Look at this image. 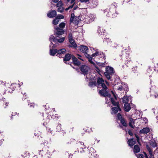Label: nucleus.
Returning a JSON list of instances; mask_svg holds the SVG:
<instances>
[{
	"mask_svg": "<svg viewBox=\"0 0 158 158\" xmlns=\"http://www.w3.org/2000/svg\"><path fill=\"white\" fill-rule=\"evenodd\" d=\"M105 32L106 31L103 29L102 27H99L98 28V33L100 35H104Z\"/></svg>",
	"mask_w": 158,
	"mask_h": 158,
	"instance_id": "obj_19",
	"label": "nucleus"
},
{
	"mask_svg": "<svg viewBox=\"0 0 158 158\" xmlns=\"http://www.w3.org/2000/svg\"><path fill=\"white\" fill-rule=\"evenodd\" d=\"M154 88L153 87H152L151 88H150V96L152 98H158V94H157Z\"/></svg>",
	"mask_w": 158,
	"mask_h": 158,
	"instance_id": "obj_11",
	"label": "nucleus"
},
{
	"mask_svg": "<svg viewBox=\"0 0 158 158\" xmlns=\"http://www.w3.org/2000/svg\"><path fill=\"white\" fill-rule=\"evenodd\" d=\"M3 83H4V84H2L3 85H4L5 84V83H4V82H3L2 81H0V84H2Z\"/></svg>",
	"mask_w": 158,
	"mask_h": 158,
	"instance_id": "obj_61",
	"label": "nucleus"
},
{
	"mask_svg": "<svg viewBox=\"0 0 158 158\" xmlns=\"http://www.w3.org/2000/svg\"><path fill=\"white\" fill-rule=\"evenodd\" d=\"M120 121L121 123L123 126L124 127H127V123H126L125 120L123 118L121 119Z\"/></svg>",
	"mask_w": 158,
	"mask_h": 158,
	"instance_id": "obj_29",
	"label": "nucleus"
},
{
	"mask_svg": "<svg viewBox=\"0 0 158 158\" xmlns=\"http://www.w3.org/2000/svg\"><path fill=\"white\" fill-rule=\"evenodd\" d=\"M138 158H144L143 155L142 154H139L138 155L135 154Z\"/></svg>",
	"mask_w": 158,
	"mask_h": 158,
	"instance_id": "obj_42",
	"label": "nucleus"
},
{
	"mask_svg": "<svg viewBox=\"0 0 158 158\" xmlns=\"http://www.w3.org/2000/svg\"><path fill=\"white\" fill-rule=\"evenodd\" d=\"M155 68L154 69V70L156 71V70H157V72H158V69H156V68H158V63H157L156 64V66H155Z\"/></svg>",
	"mask_w": 158,
	"mask_h": 158,
	"instance_id": "obj_49",
	"label": "nucleus"
},
{
	"mask_svg": "<svg viewBox=\"0 0 158 158\" xmlns=\"http://www.w3.org/2000/svg\"><path fill=\"white\" fill-rule=\"evenodd\" d=\"M127 143L129 146L132 147L135 143V139L133 138L129 139L127 141Z\"/></svg>",
	"mask_w": 158,
	"mask_h": 158,
	"instance_id": "obj_20",
	"label": "nucleus"
},
{
	"mask_svg": "<svg viewBox=\"0 0 158 158\" xmlns=\"http://www.w3.org/2000/svg\"><path fill=\"white\" fill-rule=\"evenodd\" d=\"M140 151V149L138 145H135L133 149V151L135 153H138Z\"/></svg>",
	"mask_w": 158,
	"mask_h": 158,
	"instance_id": "obj_24",
	"label": "nucleus"
},
{
	"mask_svg": "<svg viewBox=\"0 0 158 158\" xmlns=\"http://www.w3.org/2000/svg\"><path fill=\"white\" fill-rule=\"evenodd\" d=\"M59 38V37H55L54 35H52L50 37L49 40L51 42L53 41L55 43L58 42L60 43H61L64 41L65 39L64 37H61L60 38Z\"/></svg>",
	"mask_w": 158,
	"mask_h": 158,
	"instance_id": "obj_6",
	"label": "nucleus"
},
{
	"mask_svg": "<svg viewBox=\"0 0 158 158\" xmlns=\"http://www.w3.org/2000/svg\"><path fill=\"white\" fill-rule=\"evenodd\" d=\"M117 4L115 2L112 4L110 6L109 11L106 16L108 17L113 18L115 16Z\"/></svg>",
	"mask_w": 158,
	"mask_h": 158,
	"instance_id": "obj_5",
	"label": "nucleus"
},
{
	"mask_svg": "<svg viewBox=\"0 0 158 158\" xmlns=\"http://www.w3.org/2000/svg\"><path fill=\"white\" fill-rule=\"evenodd\" d=\"M68 38L69 40H73L72 35L71 33H69L68 35Z\"/></svg>",
	"mask_w": 158,
	"mask_h": 158,
	"instance_id": "obj_44",
	"label": "nucleus"
},
{
	"mask_svg": "<svg viewBox=\"0 0 158 158\" xmlns=\"http://www.w3.org/2000/svg\"><path fill=\"white\" fill-rule=\"evenodd\" d=\"M137 66L134 67L132 69V71H133L134 73H135L137 71Z\"/></svg>",
	"mask_w": 158,
	"mask_h": 158,
	"instance_id": "obj_45",
	"label": "nucleus"
},
{
	"mask_svg": "<svg viewBox=\"0 0 158 158\" xmlns=\"http://www.w3.org/2000/svg\"><path fill=\"white\" fill-rule=\"evenodd\" d=\"M148 144L151 147H150L148 144H146V148L150 155V158H154L153 155L152 154V147L153 148L156 147L157 143L155 142V140H151L149 141Z\"/></svg>",
	"mask_w": 158,
	"mask_h": 158,
	"instance_id": "obj_3",
	"label": "nucleus"
},
{
	"mask_svg": "<svg viewBox=\"0 0 158 158\" xmlns=\"http://www.w3.org/2000/svg\"><path fill=\"white\" fill-rule=\"evenodd\" d=\"M88 50H81V52L84 54V55L88 59L89 62L92 64H94V62L92 60L94 57L98 56L100 57H103L104 59L106 58V56H105L103 52H99L96 51L95 52L93 53L91 56L90 55L88 54Z\"/></svg>",
	"mask_w": 158,
	"mask_h": 158,
	"instance_id": "obj_2",
	"label": "nucleus"
},
{
	"mask_svg": "<svg viewBox=\"0 0 158 158\" xmlns=\"http://www.w3.org/2000/svg\"><path fill=\"white\" fill-rule=\"evenodd\" d=\"M54 35L57 37L63 34L64 33V31L62 29L59 28L58 27H54Z\"/></svg>",
	"mask_w": 158,
	"mask_h": 158,
	"instance_id": "obj_7",
	"label": "nucleus"
},
{
	"mask_svg": "<svg viewBox=\"0 0 158 158\" xmlns=\"http://www.w3.org/2000/svg\"><path fill=\"white\" fill-rule=\"evenodd\" d=\"M143 120H144V121L146 123L148 121V120L146 118H143Z\"/></svg>",
	"mask_w": 158,
	"mask_h": 158,
	"instance_id": "obj_57",
	"label": "nucleus"
},
{
	"mask_svg": "<svg viewBox=\"0 0 158 158\" xmlns=\"http://www.w3.org/2000/svg\"><path fill=\"white\" fill-rule=\"evenodd\" d=\"M72 60L73 63L74 65L79 66L81 64V62L73 56H72Z\"/></svg>",
	"mask_w": 158,
	"mask_h": 158,
	"instance_id": "obj_16",
	"label": "nucleus"
},
{
	"mask_svg": "<svg viewBox=\"0 0 158 158\" xmlns=\"http://www.w3.org/2000/svg\"><path fill=\"white\" fill-rule=\"evenodd\" d=\"M11 86L12 87H9L8 89V90L9 92L12 93V91L15 89V88H14V87H16V84H11Z\"/></svg>",
	"mask_w": 158,
	"mask_h": 158,
	"instance_id": "obj_23",
	"label": "nucleus"
},
{
	"mask_svg": "<svg viewBox=\"0 0 158 158\" xmlns=\"http://www.w3.org/2000/svg\"><path fill=\"white\" fill-rule=\"evenodd\" d=\"M69 41L70 45H69L68 47H73L74 48H75L77 47V44L73 39L69 40Z\"/></svg>",
	"mask_w": 158,
	"mask_h": 158,
	"instance_id": "obj_17",
	"label": "nucleus"
},
{
	"mask_svg": "<svg viewBox=\"0 0 158 158\" xmlns=\"http://www.w3.org/2000/svg\"><path fill=\"white\" fill-rule=\"evenodd\" d=\"M59 21V20L56 19V18H55L53 20L52 22V23L54 25H57L58 24Z\"/></svg>",
	"mask_w": 158,
	"mask_h": 158,
	"instance_id": "obj_34",
	"label": "nucleus"
},
{
	"mask_svg": "<svg viewBox=\"0 0 158 158\" xmlns=\"http://www.w3.org/2000/svg\"><path fill=\"white\" fill-rule=\"evenodd\" d=\"M57 50H50L49 53L51 56H53L56 54Z\"/></svg>",
	"mask_w": 158,
	"mask_h": 158,
	"instance_id": "obj_27",
	"label": "nucleus"
},
{
	"mask_svg": "<svg viewBox=\"0 0 158 158\" xmlns=\"http://www.w3.org/2000/svg\"><path fill=\"white\" fill-rule=\"evenodd\" d=\"M79 49H89L88 47L85 46L81 45L78 47Z\"/></svg>",
	"mask_w": 158,
	"mask_h": 158,
	"instance_id": "obj_33",
	"label": "nucleus"
},
{
	"mask_svg": "<svg viewBox=\"0 0 158 158\" xmlns=\"http://www.w3.org/2000/svg\"><path fill=\"white\" fill-rule=\"evenodd\" d=\"M73 56L69 53L66 54L63 59L65 63L67 64V63L65 62L69 61L71 58H72Z\"/></svg>",
	"mask_w": 158,
	"mask_h": 158,
	"instance_id": "obj_14",
	"label": "nucleus"
},
{
	"mask_svg": "<svg viewBox=\"0 0 158 158\" xmlns=\"http://www.w3.org/2000/svg\"><path fill=\"white\" fill-rule=\"evenodd\" d=\"M90 150H93V152H94V153H93V156L94 157H97V156H98L97 155V154L94 153V152H96V151L94 150V148H90Z\"/></svg>",
	"mask_w": 158,
	"mask_h": 158,
	"instance_id": "obj_40",
	"label": "nucleus"
},
{
	"mask_svg": "<svg viewBox=\"0 0 158 158\" xmlns=\"http://www.w3.org/2000/svg\"><path fill=\"white\" fill-rule=\"evenodd\" d=\"M129 101L128 97H124L122 98V102L124 103H128Z\"/></svg>",
	"mask_w": 158,
	"mask_h": 158,
	"instance_id": "obj_25",
	"label": "nucleus"
},
{
	"mask_svg": "<svg viewBox=\"0 0 158 158\" xmlns=\"http://www.w3.org/2000/svg\"><path fill=\"white\" fill-rule=\"evenodd\" d=\"M2 143V141L0 140V145H1Z\"/></svg>",
	"mask_w": 158,
	"mask_h": 158,
	"instance_id": "obj_62",
	"label": "nucleus"
},
{
	"mask_svg": "<svg viewBox=\"0 0 158 158\" xmlns=\"http://www.w3.org/2000/svg\"><path fill=\"white\" fill-rule=\"evenodd\" d=\"M135 135V137H136V140H137V142L139 144H140V142H139V140H140V138H139V137L137 135Z\"/></svg>",
	"mask_w": 158,
	"mask_h": 158,
	"instance_id": "obj_43",
	"label": "nucleus"
},
{
	"mask_svg": "<svg viewBox=\"0 0 158 158\" xmlns=\"http://www.w3.org/2000/svg\"><path fill=\"white\" fill-rule=\"evenodd\" d=\"M61 124H58L56 127V131L58 132H60L61 131Z\"/></svg>",
	"mask_w": 158,
	"mask_h": 158,
	"instance_id": "obj_35",
	"label": "nucleus"
},
{
	"mask_svg": "<svg viewBox=\"0 0 158 158\" xmlns=\"http://www.w3.org/2000/svg\"><path fill=\"white\" fill-rule=\"evenodd\" d=\"M96 70L98 72H99L100 71V70L97 67H96Z\"/></svg>",
	"mask_w": 158,
	"mask_h": 158,
	"instance_id": "obj_56",
	"label": "nucleus"
},
{
	"mask_svg": "<svg viewBox=\"0 0 158 158\" xmlns=\"http://www.w3.org/2000/svg\"><path fill=\"white\" fill-rule=\"evenodd\" d=\"M116 106L117 107H114L112 108L111 109L112 110V112H111L112 114H115L117 113L118 111H121V109L119 106V103L118 102V104L117 105H114Z\"/></svg>",
	"mask_w": 158,
	"mask_h": 158,
	"instance_id": "obj_12",
	"label": "nucleus"
},
{
	"mask_svg": "<svg viewBox=\"0 0 158 158\" xmlns=\"http://www.w3.org/2000/svg\"><path fill=\"white\" fill-rule=\"evenodd\" d=\"M62 5L63 4L62 3V2L60 1L59 2H58V3L56 4V6L58 7H61L62 6Z\"/></svg>",
	"mask_w": 158,
	"mask_h": 158,
	"instance_id": "obj_39",
	"label": "nucleus"
},
{
	"mask_svg": "<svg viewBox=\"0 0 158 158\" xmlns=\"http://www.w3.org/2000/svg\"><path fill=\"white\" fill-rule=\"evenodd\" d=\"M16 114H18V115H19V113H17V112L12 114V117L11 118V119H12V117L13 116L15 115H16Z\"/></svg>",
	"mask_w": 158,
	"mask_h": 158,
	"instance_id": "obj_51",
	"label": "nucleus"
},
{
	"mask_svg": "<svg viewBox=\"0 0 158 158\" xmlns=\"http://www.w3.org/2000/svg\"><path fill=\"white\" fill-rule=\"evenodd\" d=\"M111 92L113 94V95L115 99H116V95H115V94H114V92L112 91H111Z\"/></svg>",
	"mask_w": 158,
	"mask_h": 158,
	"instance_id": "obj_53",
	"label": "nucleus"
},
{
	"mask_svg": "<svg viewBox=\"0 0 158 158\" xmlns=\"http://www.w3.org/2000/svg\"><path fill=\"white\" fill-rule=\"evenodd\" d=\"M69 9H69V8L68 7V8H66V9H65V10H69Z\"/></svg>",
	"mask_w": 158,
	"mask_h": 158,
	"instance_id": "obj_64",
	"label": "nucleus"
},
{
	"mask_svg": "<svg viewBox=\"0 0 158 158\" xmlns=\"http://www.w3.org/2000/svg\"><path fill=\"white\" fill-rule=\"evenodd\" d=\"M56 15V12L55 10L49 11L47 14L48 17L49 18H53Z\"/></svg>",
	"mask_w": 158,
	"mask_h": 158,
	"instance_id": "obj_13",
	"label": "nucleus"
},
{
	"mask_svg": "<svg viewBox=\"0 0 158 158\" xmlns=\"http://www.w3.org/2000/svg\"><path fill=\"white\" fill-rule=\"evenodd\" d=\"M59 0H53L52 2L55 3L57 2Z\"/></svg>",
	"mask_w": 158,
	"mask_h": 158,
	"instance_id": "obj_58",
	"label": "nucleus"
},
{
	"mask_svg": "<svg viewBox=\"0 0 158 158\" xmlns=\"http://www.w3.org/2000/svg\"><path fill=\"white\" fill-rule=\"evenodd\" d=\"M77 7H75L73 8V9L74 10H75L77 9Z\"/></svg>",
	"mask_w": 158,
	"mask_h": 158,
	"instance_id": "obj_63",
	"label": "nucleus"
},
{
	"mask_svg": "<svg viewBox=\"0 0 158 158\" xmlns=\"http://www.w3.org/2000/svg\"><path fill=\"white\" fill-rule=\"evenodd\" d=\"M89 85L91 87H94V86H97V85L96 81H92L89 83Z\"/></svg>",
	"mask_w": 158,
	"mask_h": 158,
	"instance_id": "obj_26",
	"label": "nucleus"
},
{
	"mask_svg": "<svg viewBox=\"0 0 158 158\" xmlns=\"http://www.w3.org/2000/svg\"><path fill=\"white\" fill-rule=\"evenodd\" d=\"M78 146L80 147L81 149H82V151H80L81 152H84L83 149H85L86 148V147L84 145V143L83 142H80L77 143Z\"/></svg>",
	"mask_w": 158,
	"mask_h": 158,
	"instance_id": "obj_21",
	"label": "nucleus"
},
{
	"mask_svg": "<svg viewBox=\"0 0 158 158\" xmlns=\"http://www.w3.org/2000/svg\"><path fill=\"white\" fill-rule=\"evenodd\" d=\"M123 86V90L125 91H127L128 90V87L127 85L125 84H122Z\"/></svg>",
	"mask_w": 158,
	"mask_h": 158,
	"instance_id": "obj_30",
	"label": "nucleus"
},
{
	"mask_svg": "<svg viewBox=\"0 0 158 158\" xmlns=\"http://www.w3.org/2000/svg\"><path fill=\"white\" fill-rule=\"evenodd\" d=\"M154 68L152 67H151V66H150L149 67V68L147 70V72H150L152 70V69Z\"/></svg>",
	"mask_w": 158,
	"mask_h": 158,
	"instance_id": "obj_46",
	"label": "nucleus"
},
{
	"mask_svg": "<svg viewBox=\"0 0 158 158\" xmlns=\"http://www.w3.org/2000/svg\"><path fill=\"white\" fill-rule=\"evenodd\" d=\"M118 89L119 90L121 91L123 90L122 85H120V86H119L118 87Z\"/></svg>",
	"mask_w": 158,
	"mask_h": 158,
	"instance_id": "obj_47",
	"label": "nucleus"
},
{
	"mask_svg": "<svg viewBox=\"0 0 158 158\" xmlns=\"http://www.w3.org/2000/svg\"><path fill=\"white\" fill-rule=\"evenodd\" d=\"M150 131V129L148 127H146L143 128L140 130L139 133L140 134H145L148 133Z\"/></svg>",
	"mask_w": 158,
	"mask_h": 158,
	"instance_id": "obj_15",
	"label": "nucleus"
},
{
	"mask_svg": "<svg viewBox=\"0 0 158 158\" xmlns=\"http://www.w3.org/2000/svg\"><path fill=\"white\" fill-rule=\"evenodd\" d=\"M128 133L129 135H133V133L130 130H129L128 131Z\"/></svg>",
	"mask_w": 158,
	"mask_h": 158,
	"instance_id": "obj_50",
	"label": "nucleus"
},
{
	"mask_svg": "<svg viewBox=\"0 0 158 158\" xmlns=\"http://www.w3.org/2000/svg\"><path fill=\"white\" fill-rule=\"evenodd\" d=\"M144 153L145 155V158H148V156H147V154L145 152H144Z\"/></svg>",
	"mask_w": 158,
	"mask_h": 158,
	"instance_id": "obj_60",
	"label": "nucleus"
},
{
	"mask_svg": "<svg viewBox=\"0 0 158 158\" xmlns=\"http://www.w3.org/2000/svg\"><path fill=\"white\" fill-rule=\"evenodd\" d=\"M76 0H71L70 3L71 4L74 3L75 2V1Z\"/></svg>",
	"mask_w": 158,
	"mask_h": 158,
	"instance_id": "obj_59",
	"label": "nucleus"
},
{
	"mask_svg": "<svg viewBox=\"0 0 158 158\" xmlns=\"http://www.w3.org/2000/svg\"><path fill=\"white\" fill-rule=\"evenodd\" d=\"M104 81L102 78H98L96 82L98 88L100 87L101 86L102 88L104 89L107 88V86L104 83Z\"/></svg>",
	"mask_w": 158,
	"mask_h": 158,
	"instance_id": "obj_8",
	"label": "nucleus"
},
{
	"mask_svg": "<svg viewBox=\"0 0 158 158\" xmlns=\"http://www.w3.org/2000/svg\"><path fill=\"white\" fill-rule=\"evenodd\" d=\"M80 1L82 3H86L87 2H88L89 1V0H80Z\"/></svg>",
	"mask_w": 158,
	"mask_h": 158,
	"instance_id": "obj_48",
	"label": "nucleus"
},
{
	"mask_svg": "<svg viewBox=\"0 0 158 158\" xmlns=\"http://www.w3.org/2000/svg\"><path fill=\"white\" fill-rule=\"evenodd\" d=\"M50 115L51 117V118L53 119L57 120L58 118V116L57 114H55V115H54L50 113Z\"/></svg>",
	"mask_w": 158,
	"mask_h": 158,
	"instance_id": "obj_28",
	"label": "nucleus"
},
{
	"mask_svg": "<svg viewBox=\"0 0 158 158\" xmlns=\"http://www.w3.org/2000/svg\"><path fill=\"white\" fill-rule=\"evenodd\" d=\"M130 122L129 123V126L131 127L132 128H134V126L133 125H132L133 123H134V122H133V119L132 118H131L130 119Z\"/></svg>",
	"mask_w": 158,
	"mask_h": 158,
	"instance_id": "obj_32",
	"label": "nucleus"
},
{
	"mask_svg": "<svg viewBox=\"0 0 158 158\" xmlns=\"http://www.w3.org/2000/svg\"><path fill=\"white\" fill-rule=\"evenodd\" d=\"M108 88L102 89L99 91L100 95L104 97H106V103L108 104L111 102L113 105H117L118 104V102H115L114 99L112 98L111 95L110 94L107 90Z\"/></svg>",
	"mask_w": 158,
	"mask_h": 158,
	"instance_id": "obj_1",
	"label": "nucleus"
},
{
	"mask_svg": "<svg viewBox=\"0 0 158 158\" xmlns=\"http://www.w3.org/2000/svg\"><path fill=\"white\" fill-rule=\"evenodd\" d=\"M124 108L125 111L128 112L131 109L130 104L128 103H125L124 106Z\"/></svg>",
	"mask_w": 158,
	"mask_h": 158,
	"instance_id": "obj_22",
	"label": "nucleus"
},
{
	"mask_svg": "<svg viewBox=\"0 0 158 158\" xmlns=\"http://www.w3.org/2000/svg\"><path fill=\"white\" fill-rule=\"evenodd\" d=\"M64 8L63 6L59 7L58 9V11L62 13L64 11Z\"/></svg>",
	"mask_w": 158,
	"mask_h": 158,
	"instance_id": "obj_38",
	"label": "nucleus"
},
{
	"mask_svg": "<svg viewBox=\"0 0 158 158\" xmlns=\"http://www.w3.org/2000/svg\"><path fill=\"white\" fill-rule=\"evenodd\" d=\"M77 56H78V58L80 59V60H81L82 61H84L83 59H81L80 57H82L81 56V55L80 54H77Z\"/></svg>",
	"mask_w": 158,
	"mask_h": 158,
	"instance_id": "obj_52",
	"label": "nucleus"
},
{
	"mask_svg": "<svg viewBox=\"0 0 158 158\" xmlns=\"http://www.w3.org/2000/svg\"><path fill=\"white\" fill-rule=\"evenodd\" d=\"M43 149V148L42 150L39 151V154L40 155H41V156H43L46 153V152H45V153L44 152Z\"/></svg>",
	"mask_w": 158,
	"mask_h": 158,
	"instance_id": "obj_37",
	"label": "nucleus"
},
{
	"mask_svg": "<svg viewBox=\"0 0 158 158\" xmlns=\"http://www.w3.org/2000/svg\"><path fill=\"white\" fill-rule=\"evenodd\" d=\"M65 23L63 22H62L59 25V27L61 28V29H63V28L65 27Z\"/></svg>",
	"mask_w": 158,
	"mask_h": 158,
	"instance_id": "obj_31",
	"label": "nucleus"
},
{
	"mask_svg": "<svg viewBox=\"0 0 158 158\" xmlns=\"http://www.w3.org/2000/svg\"><path fill=\"white\" fill-rule=\"evenodd\" d=\"M117 118L118 120H121V119H123V118H122V115L119 113L117 115Z\"/></svg>",
	"mask_w": 158,
	"mask_h": 158,
	"instance_id": "obj_41",
	"label": "nucleus"
},
{
	"mask_svg": "<svg viewBox=\"0 0 158 158\" xmlns=\"http://www.w3.org/2000/svg\"><path fill=\"white\" fill-rule=\"evenodd\" d=\"M66 50H58L57 51L56 56L59 57H61L63 54H65Z\"/></svg>",
	"mask_w": 158,
	"mask_h": 158,
	"instance_id": "obj_18",
	"label": "nucleus"
},
{
	"mask_svg": "<svg viewBox=\"0 0 158 158\" xmlns=\"http://www.w3.org/2000/svg\"><path fill=\"white\" fill-rule=\"evenodd\" d=\"M79 17L75 16L74 14L72 13L71 14V16L70 19V23H77L79 22Z\"/></svg>",
	"mask_w": 158,
	"mask_h": 158,
	"instance_id": "obj_10",
	"label": "nucleus"
},
{
	"mask_svg": "<svg viewBox=\"0 0 158 158\" xmlns=\"http://www.w3.org/2000/svg\"><path fill=\"white\" fill-rule=\"evenodd\" d=\"M115 72L114 69L111 67H107L106 68V72L104 74L106 78L111 81H112V76L114 74Z\"/></svg>",
	"mask_w": 158,
	"mask_h": 158,
	"instance_id": "obj_4",
	"label": "nucleus"
},
{
	"mask_svg": "<svg viewBox=\"0 0 158 158\" xmlns=\"http://www.w3.org/2000/svg\"><path fill=\"white\" fill-rule=\"evenodd\" d=\"M56 18V19H57L58 20H59L60 19H64V16L62 15H57Z\"/></svg>",
	"mask_w": 158,
	"mask_h": 158,
	"instance_id": "obj_36",
	"label": "nucleus"
},
{
	"mask_svg": "<svg viewBox=\"0 0 158 158\" xmlns=\"http://www.w3.org/2000/svg\"><path fill=\"white\" fill-rule=\"evenodd\" d=\"M34 103H31L30 104V107H34Z\"/></svg>",
	"mask_w": 158,
	"mask_h": 158,
	"instance_id": "obj_54",
	"label": "nucleus"
},
{
	"mask_svg": "<svg viewBox=\"0 0 158 158\" xmlns=\"http://www.w3.org/2000/svg\"><path fill=\"white\" fill-rule=\"evenodd\" d=\"M89 67L85 65H82L80 68L82 73L85 75L88 74V72L89 70Z\"/></svg>",
	"mask_w": 158,
	"mask_h": 158,
	"instance_id": "obj_9",
	"label": "nucleus"
},
{
	"mask_svg": "<svg viewBox=\"0 0 158 158\" xmlns=\"http://www.w3.org/2000/svg\"><path fill=\"white\" fill-rule=\"evenodd\" d=\"M75 3V2H74V3H73V4L72 5H71V6H69V9H70V8H73V6H74V5Z\"/></svg>",
	"mask_w": 158,
	"mask_h": 158,
	"instance_id": "obj_55",
	"label": "nucleus"
}]
</instances>
